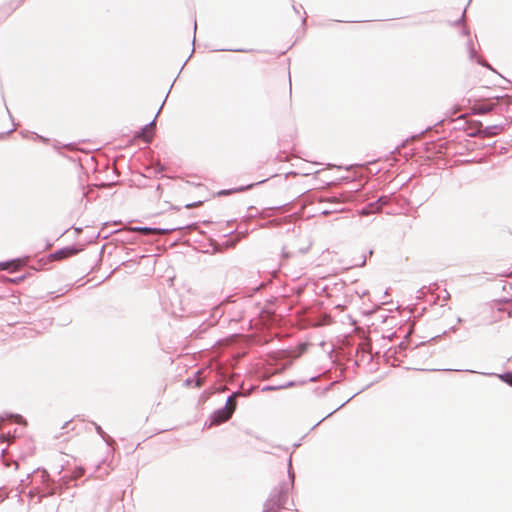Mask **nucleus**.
Listing matches in <instances>:
<instances>
[{
	"label": "nucleus",
	"instance_id": "3",
	"mask_svg": "<svg viewBox=\"0 0 512 512\" xmlns=\"http://www.w3.org/2000/svg\"><path fill=\"white\" fill-rule=\"evenodd\" d=\"M23 263H24L23 260L17 259V260H13L11 262L1 263L0 266L2 269H10V268L17 269L18 267L23 265Z\"/></svg>",
	"mask_w": 512,
	"mask_h": 512
},
{
	"label": "nucleus",
	"instance_id": "7",
	"mask_svg": "<svg viewBox=\"0 0 512 512\" xmlns=\"http://www.w3.org/2000/svg\"><path fill=\"white\" fill-rule=\"evenodd\" d=\"M148 230L149 229H147V228L142 229V231H144V232H148Z\"/></svg>",
	"mask_w": 512,
	"mask_h": 512
},
{
	"label": "nucleus",
	"instance_id": "2",
	"mask_svg": "<svg viewBox=\"0 0 512 512\" xmlns=\"http://www.w3.org/2000/svg\"><path fill=\"white\" fill-rule=\"evenodd\" d=\"M154 126L155 122L152 121L151 123L147 124L137 135V138L142 139L144 142L149 143L151 142L153 135H154Z\"/></svg>",
	"mask_w": 512,
	"mask_h": 512
},
{
	"label": "nucleus",
	"instance_id": "6",
	"mask_svg": "<svg viewBox=\"0 0 512 512\" xmlns=\"http://www.w3.org/2000/svg\"><path fill=\"white\" fill-rule=\"evenodd\" d=\"M265 512H276V510H275L274 508H271V509L267 508V509L265 510Z\"/></svg>",
	"mask_w": 512,
	"mask_h": 512
},
{
	"label": "nucleus",
	"instance_id": "4",
	"mask_svg": "<svg viewBox=\"0 0 512 512\" xmlns=\"http://www.w3.org/2000/svg\"><path fill=\"white\" fill-rule=\"evenodd\" d=\"M75 252L76 251L73 250V249H63V250L58 251L55 254V257L58 258V259H62V258H65L67 256L73 255Z\"/></svg>",
	"mask_w": 512,
	"mask_h": 512
},
{
	"label": "nucleus",
	"instance_id": "5",
	"mask_svg": "<svg viewBox=\"0 0 512 512\" xmlns=\"http://www.w3.org/2000/svg\"><path fill=\"white\" fill-rule=\"evenodd\" d=\"M499 377L502 381L512 386V373H505L503 375H499Z\"/></svg>",
	"mask_w": 512,
	"mask_h": 512
},
{
	"label": "nucleus",
	"instance_id": "1",
	"mask_svg": "<svg viewBox=\"0 0 512 512\" xmlns=\"http://www.w3.org/2000/svg\"><path fill=\"white\" fill-rule=\"evenodd\" d=\"M235 407V395H232L227 399L225 408L220 409L213 414L212 424H220L227 421L232 416Z\"/></svg>",
	"mask_w": 512,
	"mask_h": 512
}]
</instances>
